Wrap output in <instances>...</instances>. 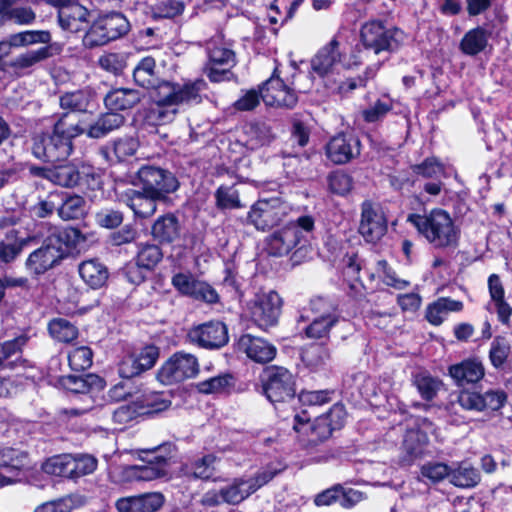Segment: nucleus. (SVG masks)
<instances>
[{"instance_id": "1", "label": "nucleus", "mask_w": 512, "mask_h": 512, "mask_svg": "<svg viewBox=\"0 0 512 512\" xmlns=\"http://www.w3.org/2000/svg\"><path fill=\"white\" fill-rule=\"evenodd\" d=\"M205 89L206 83L202 79L184 84L158 83L152 94L153 104L146 110L144 120L152 126L171 122L179 106L200 103L201 92Z\"/></svg>"}, {"instance_id": "2", "label": "nucleus", "mask_w": 512, "mask_h": 512, "mask_svg": "<svg viewBox=\"0 0 512 512\" xmlns=\"http://www.w3.org/2000/svg\"><path fill=\"white\" fill-rule=\"evenodd\" d=\"M84 130L77 114L66 113L55 123L52 133H37L33 136L32 153L43 161L64 160L73 151V139L81 135Z\"/></svg>"}, {"instance_id": "3", "label": "nucleus", "mask_w": 512, "mask_h": 512, "mask_svg": "<svg viewBox=\"0 0 512 512\" xmlns=\"http://www.w3.org/2000/svg\"><path fill=\"white\" fill-rule=\"evenodd\" d=\"M173 451L174 447L171 444L143 450V453L152 455L149 458H142L145 464L116 467L110 472V477L114 483L121 485L161 478L167 474Z\"/></svg>"}, {"instance_id": "4", "label": "nucleus", "mask_w": 512, "mask_h": 512, "mask_svg": "<svg viewBox=\"0 0 512 512\" xmlns=\"http://www.w3.org/2000/svg\"><path fill=\"white\" fill-rule=\"evenodd\" d=\"M408 221L434 247L454 246L459 239V229L450 214L443 209H432L428 214H412Z\"/></svg>"}, {"instance_id": "5", "label": "nucleus", "mask_w": 512, "mask_h": 512, "mask_svg": "<svg viewBox=\"0 0 512 512\" xmlns=\"http://www.w3.org/2000/svg\"><path fill=\"white\" fill-rule=\"evenodd\" d=\"M132 184L163 199L179 187L178 180L171 172L151 165L142 166L133 177Z\"/></svg>"}, {"instance_id": "6", "label": "nucleus", "mask_w": 512, "mask_h": 512, "mask_svg": "<svg viewBox=\"0 0 512 512\" xmlns=\"http://www.w3.org/2000/svg\"><path fill=\"white\" fill-rule=\"evenodd\" d=\"M281 308L282 299L273 290L261 291L247 303V310L252 321L262 329L277 324Z\"/></svg>"}, {"instance_id": "7", "label": "nucleus", "mask_w": 512, "mask_h": 512, "mask_svg": "<svg viewBox=\"0 0 512 512\" xmlns=\"http://www.w3.org/2000/svg\"><path fill=\"white\" fill-rule=\"evenodd\" d=\"M361 39L367 49L378 54L397 49L405 41L406 35L398 28L386 29L381 22L371 21L362 26Z\"/></svg>"}, {"instance_id": "8", "label": "nucleus", "mask_w": 512, "mask_h": 512, "mask_svg": "<svg viewBox=\"0 0 512 512\" xmlns=\"http://www.w3.org/2000/svg\"><path fill=\"white\" fill-rule=\"evenodd\" d=\"M280 469L267 466L259 471L255 476L248 478H237L230 485L223 489V502L228 504H238L260 487L271 481Z\"/></svg>"}, {"instance_id": "9", "label": "nucleus", "mask_w": 512, "mask_h": 512, "mask_svg": "<svg viewBox=\"0 0 512 512\" xmlns=\"http://www.w3.org/2000/svg\"><path fill=\"white\" fill-rule=\"evenodd\" d=\"M290 207L280 198L258 200L248 213V221L258 230H267L278 225L288 214Z\"/></svg>"}, {"instance_id": "10", "label": "nucleus", "mask_w": 512, "mask_h": 512, "mask_svg": "<svg viewBox=\"0 0 512 512\" xmlns=\"http://www.w3.org/2000/svg\"><path fill=\"white\" fill-rule=\"evenodd\" d=\"M198 372L199 364L194 355L177 352L161 366L157 378L162 384L170 385L193 378Z\"/></svg>"}, {"instance_id": "11", "label": "nucleus", "mask_w": 512, "mask_h": 512, "mask_svg": "<svg viewBox=\"0 0 512 512\" xmlns=\"http://www.w3.org/2000/svg\"><path fill=\"white\" fill-rule=\"evenodd\" d=\"M66 249L61 238L52 235L45 243L33 251L26 260L27 270L34 275H41L57 265L65 256Z\"/></svg>"}, {"instance_id": "12", "label": "nucleus", "mask_w": 512, "mask_h": 512, "mask_svg": "<svg viewBox=\"0 0 512 512\" xmlns=\"http://www.w3.org/2000/svg\"><path fill=\"white\" fill-rule=\"evenodd\" d=\"M263 380L264 392L270 402H285L294 397L295 381L288 369L278 366L267 367Z\"/></svg>"}, {"instance_id": "13", "label": "nucleus", "mask_w": 512, "mask_h": 512, "mask_svg": "<svg viewBox=\"0 0 512 512\" xmlns=\"http://www.w3.org/2000/svg\"><path fill=\"white\" fill-rule=\"evenodd\" d=\"M130 23L121 13H111L97 20L90 28L87 39L92 45H104L126 35Z\"/></svg>"}, {"instance_id": "14", "label": "nucleus", "mask_w": 512, "mask_h": 512, "mask_svg": "<svg viewBox=\"0 0 512 512\" xmlns=\"http://www.w3.org/2000/svg\"><path fill=\"white\" fill-rule=\"evenodd\" d=\"M310 305L315 315L311 323L305 328L306 337L309 339H328L331 329L339 321L335 308L322 298L312 300Z\"/></svg>"}, {"instance_id": "15", "label": "nucleus", "mask_w": 512, "mask_h": 512, "mask_svg": "<svg viewBox=\"0 0 512 512\" xmlns=\"http://www.w3.org/2000/svg\"><path fill=\"white\" fill-rule=\"evenodd\" d=\"M386 231L387 220L380 207L368 201L364 202L361 206L359 233L367 242H376Z\"/></svg>"}, {"instance_id": "16", "label": "nucleus", "mask_w": 512, "mask_h": 512, "mask_svg": "<svg viewBox=\"0 0 512 512\" xmlns=\"http://www.w3.org/2000/svg\"><path fill=\"white\" fill-rule=\"evenodd\" d=\"M193 343L207 349L220 348L228 342V331L224 323L211 321L192 328L188 334Z\"/></svg>"}, {"instance_id": "17", "label": "nucleus", "mask_w": 512, "mask_h": 512, "mask_svg": "<svg viewBox=\"0 0 512 512\" xmlns=\"http://www.w3.org/2000/svg\"><path fill=\"white\" fill-rule=\"evenodd\" d=\"M261 98L268 106L292 108L298 97L282 79L276 76L269 78L261 87Z\"/></svg>"}, {"instance_id": "18", "label": "nucleus", "mask_w": 512, "mask_h": 512, "mask_svg": "<svg viewBox=\"0 0 512 512\" xmlns=\"http://www.w3.org/2000/svg\"><path fill=\"white\" fill-rule=\"evenodd\" d=\"M119 200L127 205L140 218H149L157 210V201L164 200L158 196L129 188L118 194Z\"/></svg>"}, {"instance_id": "19", "label": "nucleus", "mask_w": 512, "mask_h": 512, "mask_svg": "<svg viewBox=\"0 0 512 512\" xmlns=\"http://www.w3.org/2000/svg\"><path fill=\"white\" fill-rule=\"evenodd\" d=\"M30 172L34 176L42 177L63 187L76 186L80 179V172L72 163L55 165L53 167L33 166L30 168Z\"/></svg>"}, {"instance_id": "20", "label": "nucleus", "mask_w": 512, "mask_h": 512, "mask_svg": "<svg viewBox=\"0 0 512 512\" xmlns=\"http://www.w3.org/2000/svg\"><path fill=\"white\" fill-rule=\"evenodd\" d=\"M164 502L161 492H147L118 499L116 508L118 512H157Z\"/></svg>"}, {"instance_id": "21", "label": "nucleus", "mask_w": 512, "mask_h": 512, "mask_svg": "<svg viewBox=\"0 0 512 512\" xmlns=\"http://www.w3.org/2000/svg\"><path fill=\"white\" fill-rule=\"evenodd\" d=\"M239 350L257 363H266L274 359L276 348L260 337L246 334L240 337Z\"/></svg>"}, {"instance_id": "22", "label": "nucleus", "mask_w": 512, "mask_h": 512, "mask_svg": "<svg viewBox=\"0 0 512 512\" xmlns=\"http://www.w3.org/2000/svg\"><path fill=\"white\" fill-rule=\"evenodd\" d=\"M449 375L459 386L477 383L485 375V369L478 358H468L449 367Z\"/></svg>"}, {"instance_id": "23", "label": "nucleus", "mask_w": 512, "mask_h": 512, "mask_svg": "<svg viewBox=\"0 0 512 512\" xmlns=\"http://www.w3.org/2000/svg\"><path fill=\"white\" fill-rule=\"evenodd\" d=\"M302 235L296 227H284L267 238V251L274 256L288 254L300 241Z\"/></svg>"}, {"instance_id": "24", "label": "nucleus", "mask_w": 512, "mask_h": 512, "mask_svg": "<svg viewBox=\"0 0 512 512\" xmlns=\"http://www.w3.org/2000/svg\"><path fill=\"white\" fill-rule=\"evenodd\" d=\"M326 153L335 164H343L359 154V142L355 138L338 135L327 144Z\"/></svg>"}, {"instance_id": "25", "label": "nucleus", "mask_w": 512, "mask_h": 512, "mask_svg": "<svg viewBox=\"0 0 512 512\" xmlns=\"http://www.w3.org/2000/svg\"><path fill=\"white\" fill-rule=\"evenodd\" d=\"M340 62L339 43L332 39L312 59L311 67L313 72L323 77L333 72Z\"/></svg>"}, {"instance_id": "26", "label": "nucleus", "mask_w": 512, "mask_h": 512, "mask_svg": "<svg viewBox=\"0 0 512 512\" xmlns=\"http://www.w3.org/2000/svg\"><path fill=\"white\" fill-rule=\"evenodd\" d=\"M87 17L88 10L84 6L74 2L60 7L58 12V20L62 29L73 33L85 28Z\"/></svg>"}, {"instance_id": "27", "label": "nucleus", "mask_w": 512, "mask_h": 512, "mask_svg": "<svg viewBox=\"0 0 512 512\" xmlns=\"http://www.w3.org/2000/svg\"><path fill=\"white\" fill-rule=\"evenodd\" d=\"M180 224L178 218L167 213L156 219L151 227L153 238L160 243H172L180 237Z\"/></svg>"}, {"instance_id": "28", "label": "nucleus", "mask_w": 512, "mask_h": 512, "mask_svg": "<svg viewBox=\"0 0 512 512\" xmlns=\"http://www.w3.org/2000/svg\"><path fill=\"white\" fill-rule=\"evenodd\" d=\"M481 480L480 473L466 461L455 462L449 469V482L459 488L475 487Z\"/></svg>"}, {"instance_id": "29", "label": "nucleus", "mask_w": 512, "mask_h": 512, "mask_svg": "<svg viewBox=\"0 0 512 512\" xmlns=\"http://www.w3.org/2000/svg\"><path fill=\"white\" fill-rule=\"evenodd\" d=\"M82 280L92 289H98L108 280V269L97 259H89L80 263L78 268Z\"/></svg>"}, {"instance_id": "30", "label": "nucleus", "mask_w": 512, "mask_h": 512, "mask_svg": "<svg viewBox=\"0 0 512 512\" xmlns=\"http://www.w3.org/2000/svg\"><path fill=\"white\" fill-rule=\"evenodd\" d=\"M329 417H324V415H321L316 418L313 424H309V418L306 417L305 412L303 415H295L294 417V429L297 432H303L307 433L308 430L311 431V440H324L327 439L333 429L331 428L330 424L328 423Z\"/></svg>"}, {"instance_id": "31", "label": "nucleus", "mask_w": 512, "mask_h": 512, "mask_svg": "<svg viewBox=\"0 0 512 512\" xmlns=\"http://www.w3.org/2000/svg\"><path fill=\"white\" fill-rule=\"evenodd\" d=\"M463 309V303L450 298H439L426 308V319L432 325H440L450 312H459Z\"/></svg>"}, {"instance_id": "32", "label": "nucleus", "mask_w": 512, "mask_h": 512, "mask_svg": "<svg viewBox=\"0 0 512 512\" xmlns=\"http://www.w3.org/2000/svg\"><path fill=\"white\" fill-rule=\"evenodd\" d=\"M245 144L250 149H257L269 144L274 135L271 128L264 122H249L243 126Z\"/></svg>"}, {"instance_id": "33", "label": "nucleus", "mask_w": 512, "mask_h": 512, "mask_svg": "<svg viewBox=\"0 0 512 512\" xmlns=\"http://www.w3.org/2000/svg\"><path fill=\"white\" fill-rule=\"evenodd\" d=\"M141 100V94L134 89L119 88L110 91L104 101L110 110H126L134 107Z\"/></svg>"}, {"instance_id": "34", "label": "nucleus", "mask_w": 512, "mask_h": 512, "mask_svg": "<svg viewBox=\"0 0 512 512\" xmlns=\"http://www.w3.org/2000/svg\"><path fill=\"white\" fill-rule=\"evenodd\" d=\"M86 498L81 494H69L38 505L33 512H72L83 506Z\"/></svg>"}, {"instance_id": "35", "label": "nucleus", "mask_w": 512, "mask_h": 512, "mask_svg": "<svg viewBox=\"0 0 512 512\" xmlns=\"http://www.w3.org/2000/svg\"><path fill=\"white\" fill-rule=\"evenodd\" d=\"M58 214L63 220H74L83 217L86 213L85 199L76 194L64 193L61 197Z\"/></svg>"}, {"instance_id": "36", "label": "nucleus", "mask_w": 512, "mask_h": 512, "mask_svg": "<svg viewBox=\"0 0 512 512\" xmlns=\"http://www.w3.org/2000/svg\"><path fill=\"white\" fill-rule=\"evenodd\" d=\"M28 241V238H20L15 229L9 230L0 241V260L6 263L13 261Z\"/></svg>"}, {"instance_id": "37", "label": "nucleus", "mask_w": 512, "mask_h": 512, "mask_svg": "<svg viewBox=\"0 0 512 512\" xmlns=\"http://www.w3.org/2000/svg\"><path fill=\"white\" fill-rule=\"evenodd\" d=\"M170 401L166 400L162 394L149 392L141 395L135 401L134 412L139 414H152L167 409Z\"/></svg>"}, {"instance_id": "38", "label": "nucleus", "mask_w": 512, "mask_h": 512, "mask_svg": "<svg viewBox=\"0 0 512 512\" xmlns=\"http://www.w3.org/2000/svg\"><path fill=\"white\" fill-rule=\"evenodd\" d=\"M155 60L152 57L143 58L133 71L134 81L141 87L154 91L158 84H156L155 75Z\"/></svg>"}, {"instance_id": "39", "label": "nucleus", "mask_w": 512, "mask_h": 512, "mask_svg": "<svg viewBox=\"0 0 512 512\" xmlns=\"http://www.w3.org/2000/svg\"><path fill=\"white\" fill-rule=\"evenodd\" d=\"M488 36L484 29L475 28L468 31L460 42V49L467 55H476L485 49Z\"/></svg>"}, {"instance_id": "40", "label": "nucleus", "mask_w": 512, "mask_h": 512, "mask_svg": "<svg viewBox=\"0 0 512 512\" xmlns=\"http://www.w3.org/2000/svg\"><path fill=\"white\" fill-rule=\"evenodd\" d=\"M48 330L52 338L59 342L69 343L78 337L75 325L63 318H56L49 322Z\"/></svg>"}, {"instance_id": "41", "label": "nucleus", "mask_w": 512, "mask_h": 512, "mask_svg": "<svg viewBox=\"0 0 512 512\" xmlns=\"http://www.w3.org/2000/svg\"><path fill=\"white\" fill-rule=\"evenodd\" d=\"M27 338L20 336L13 340L0 343V366L11 367L19 358Z\"/></svg>"}, {"instance_id": "42", "label": "nucleus", "mask_w": 512, "mask_h": 512, "mask_svg": "<svg viewBox=\"0 0 512 512\" xmlns=\"http://www.w3.org/2000/svg\"><path fill=\"white\" fill-rule=\"evenodd\" d=\"M97 468V460L91 455L79 454L70 456V479L93 473Z\"/></svg>"}, {"instance_id": "43", "label": "nucleus", "mask_w": 512, "mask_h": 512, "mask_svg": "<svg viewBox=\"0 0 512 512\" xmlns=\"http://www.w3.org/2000/svg\"><path fill=\"white\" fill-rule=\"evenodd\" d=\"M92 93L88 90H78L66 93L60 97V105L63 109L84 112L87 110L91 100Z\"/></svg>"}, {"instance_id": "44", "label": "nucleus", "mask_w": 512, "mask_h": 512, "mask_svg": "<svg viewBox=\"0 0 512 512\" xmlns=\"http://www.w3.org/2000/svg\"><path fill=\"white\" fill-rule=\"evenodd\" d=\"M217 458L212 454L205 455L196 459L186 468V473L193 475L195 478L209 479L216 472Z\"/></svg>"}, {"instance_id": "45", "label": "nucleus", "mask_w": 512, "mask_h": 512, "mask_svg": "<svg viewBox=\"0 0 512 512\" xmlns=\"http://www.w3.org/2000/svg\"><path fill=\"white\" fill-rule=\"evenodd\" d=\"M208 56L209 63L213 65L234 66L236 62L234 52L216 40L209 42Z\"/></svg>"}, {"instance_id": "46", "label": "nucleus", "mask_w": 512, "mask_h": 512, "mask_svg": "<svg viewBox=\"0 0 512 512\" xmlns=\"http://www.w3.org/2000/svg\"><path fill=\"white\" fill-rule=\"evenodd\" d=\"M70 456L71 454L52 456L43 462L41 468L46 474L70 479Z\"/></svg>"}, {"instance_id": "47", "label": "nucleus", "mask_w": 512, "mask_h": 512, "mask_svg": "<svg viewBox=\"0 0 512 512\" xmlns=\"http://www.w3.org/2000/svg\"><path fill=\"white\" fill-rule=\"evenodd\" d=\"M9 39L13 47H25L37 43L47 44L51 41V35L48 31L31 30L12 34Z\"/></svg>"}, {"instance_id": "48", "label": "nucleus", "mask_w": 512, "mask_h": 512, "mask_svg": "<svg viewBox=\"0 0 512 512\" xmlns=\"http://www.w3.org/2000/svg\"><path fill=\"white\" fill-rule=\"evenodd\" d=\"M27 454L12 447L0 449V467L20 470L27 464Z\"/></svg>"}, {"instance_id": "49", "label": "nucleus", "mask_w": 512, "mask_h": 512, "mask_svg": "<svg viewBox=\"0 0 512 512\" xmlns=\"http://www.w3.org/2000/svg\"><path fill=\"white\" fill-rule=\"evenodd\" d=\"M161 249L154 244H147L140 248L136 257V264L145 270L153 269L162 259Z\"/></svg>"}, {"instance_id": "50", "label": "nucleus", "mask_w": 512, "mask_h": 512, "mask_svg": "<svg viewBox=\"0 0 512 512\" xmlns=\"http://www.w3.org/2000/svg\"><path fill=\"white\" fill-rule=\"evenodd\" d=\"M47 57V48H40L38 50L27 51L11 60L9 66L13 68L15 71H21L32 67L33 65L44 60Z\"/></svg>"}, {"instance_id": "51", "label": "nucleus", "mask_w": 512, "mask_h": 512, "mask_svg": "<svg viewBox=\"0 0 512 512\" xmlns=\"http://www.w3.org/2000/svg\"><path fill=\"white\" fill-rule=\"evenodd\" d=\"M233 385L232 376L225 374L212 377L197 384V389L203 394L221 393Z\"/></svg>"}, {"instance_id": "52", "label": "nucleus", "mask_w": 512, "mask_h": 512, "mask_svg": "<svg viewBox=\"0 0 512 512\" xmlns=\"http://www.w3.org/2000/svg\"><path fill=\"white\" fill-rule=\"evenodd\" d=\"M427 443V436L419 430L408 431L405 435L403 446L410 459L420 456Z\"/></svg>"}, {"instance_id": "53", "label": "nucleus", "mask_w": 512, "mask_h": 512, "mask_svg": "<svg viewBox=\"0 0 512 512\" xmlns=\"http://www.w3.org/2000/svg\"><path fill=\"white\" fill-rule=\"evenodd\" d=\"M102 380L95 375L67 376L63 378V386L74 393H86L94 384H101Z\"/></svg>"}, {"instance_id": "54", "label": "nucleus", "mask_w": 512, "mask_h": 512, "mask_svg": "<svg viewBox=\"0 0 512 512\" xmlns=\"http://www.w3.org/2000/svg\"><path fill=\"white\" fill-rule=\"evenodd\" d=\"M93 353L87 346L74 348L68 354V361L71 369L83 371L92 365Z\"/></svg>"}, {"instance_id": "55", "label": "nucleus", "mask_w": 512, "mask_h": 512, "mask_svg": "<svg viewBox=\"0 0 512 512\" xmlns=\"http://www.w3.org/2000/svg\"><path fill=\"white\" fill-rule=\"evenodd\" d=\"M375 273L379 278L383 280L386 285L394 287L398 290L405 289L409 285L408 281L400 279L396 276L395 272L389 267L385 260L377 261Z\"/></svg>"}, {"instance_id": "56", "label": "nucleus", "mask_w": 512, "mask_h": 512, "mask_svg": "<svg viewBox=\"0 0 512 512\" xmlns=\"http://www.w3.org/2000/svg\"><path fill=\"white\" fill-rule=\"evenodd\" d=\"M413 173L425 178H437L444 174L445 169L442 163L436 158L425 159L421 164L412 166Z\"/></svg>"}, {"instance_id": "57", "label": "nucleus", "mask_w": 512, "mask_h": 512, "mask_svg": "<svg viewBox=\"0 0 512 512\" xmlns=\"http://www.w3.org/2000/svg\"><path fill=\"white\" fill-rule=\"evenodd\" d=\"M392 107V100L388 96H383L363 111V117L367 122H376L382 119Z\"/></svg>"}, {"instance_id": "58", "label": "nucleus", "mask_w": 512, "mask_h": 512, "mask_svg": "<svg viewBox=\"0 0 512 512\" xmlns=\"http://www.w3.org/2000/svg\"><path fill=\"white\" fill-rule=\"evenodd\" d=\"M302 359L309 367L317 369L326 364L329 351L323 346H310L303 352Z\"/></svg>"}, {"instance_id": "59", "label": "nucleus", "mask_w": 512, "mask_h": 512, "mask_svg": "<svg viewBox=\"0 0 512 512\" xmlns=\"http://www.w3.org/2000/svg\"><path fill=\"white\" fill-rule=\"evenodd\" d=\"M215 196L219 208L234 209L241 207L238 192L232 187H219Z\"/></svg>"}, {"instance_id": "60", "label": "nucleus", "mask_w": 512, "mask_h": 512, "mask_svg": "<svg viewBox=\"0 0 512 512\" xmlns=\"http://www.w3.org/2000/svg\"><path fill=\"white\" fill-rule=\"evenodd\" d=\"M449 469L445 463L442 462H429L421 467V475L428 480L437 483L446 478L449 479Z\"/></svg>"}, {"instance_id": "61", "label": "nucleus", "mask_w": 512, "mask_h": 512, "mask_svg": "<svg viewBox=\"0 0 512 512\" xmlns=\"http://www.w3.org/2000/svg\"><path fill=\"white\" fill-rule=\"evenodd\" d=\"M510 353V346L508 342L501 337L493 340L489 352V358L494 367H500L506 361Z\"/></svg>"}, {"instance_id": "62", "label": "nucleus", "mask_w": 512, "mask_h": 512, "mask_svg": "<svg viewBox=\"0 0 512 512\" xmlns=\"http://www.w3.org/2000/svg\"><path fill=\"white\" fill-rule=\"evenodd\" d=\"M98 64L105 71L117 74L126 66V59L121 53H105L99 57Z\"/></svg>"}, {"instance_id": "63", "label": "nucleus", "mask_w": 512, "mask_h": 512, "mask_svg": "<svg viewBox=\"0 0 512 512\" xmlns=\"http://www.w3.org/2000/svg\"><path fill=\"white\" fill-rule=\"evenodd\" d=\"M415 384L421 396L426 400L432 399L440 387V382L428 375H418Z\"/></svg>"}, {"instance_id": "64", "label": "nucleus", "mask_w": 512, "mask_h": 512, "mask_svg": "<svg viewBox=\"0 0 512 512\" xmlns=\"http://www.w3.org/2000/svg\"><path fill=\"white\" fill-rule=\"evenodd\" d=\"M118 371L122 378L127 379L138 376L144 372L133 352L125 355L121 359Z\"/></svg>"}]
</instances>
